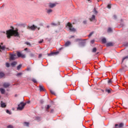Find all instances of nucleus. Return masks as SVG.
Instances as JSON below:
<instances>
[{
    "instance_id": "obj_1",
    "label": "nucleus",
    "mask_w": 128,
    "mask_h": 128,
    "mask_svg": "<svg viewBox=\"0 0 128 128\" xmlns=\"http://www.w3.org/2000/svg\"><path fill=\"white\" fill-rule=\"evenodd\" d=\"M8 38H10V36H18L20 34L18 30H10L6 32V33Z\"/></svg>"
},
{
    "instance_id": "obj_2",
    "label": "nucleus",
    "mask_w": 128,
    "mask_h": 128,
    "mask_svg": "<svg viewBox=\"0 0 128 128\" xmlns=\"http://www.w3.org/2000/svg\"><path fill=\"white\" fill-rule=\"evenodd\" d=\"M26 104V103H24L22 102H20V104L18 105V108H17V110H22Z\"/></svg>"
},
{
    "instance_id": "obj_3",
    "label": "nucleus",
    "mask_w": 128,
    "mask_h": 128,
    "mask_svg": "<svg viewBox=\"0 0 128 128\" xmlns=\"http://www.w3.org/2000/svg\"><path fill=\"white\" fill-rule=\"evenodd\" d=\"M66 28H68L70 32H76V28H72V25L70 22L67 24Z\"/></svg>"
},
{
    "instance_id": "obj_4",
    "label": "nucleus",
    "mask_w": 128,
    "mask_h": 128,
    "mask_svg": "<svg viewBox=\"0 0 128 128\" xmlns=\"http://www.w3.org/2000/svg\"><path fill=\"white\" fill-rule=\"evenodd\" d=\"M76 42H80V46H84L86 44V40L78 38L76 39Z\"/></svg>"
},
{
    "instance_id": "obj_5",
    "label": "nucleus",
    "mask_w": 128,
    "mask_h": 128,
    "mask_svg": "<svg viewBox=\"0 0 128 128\" xmlns=\"http://www.w3.org/2000/svg\"><path fill=\"white\" fill-rule=\"evenodd\" d=\"M56 4H58V2L50 3L49 6L50 8H54V6H56Z\"/></svg>"
},
{
    "instance_id": "obj_6",
    "label": "nucleus",
    "mask_w": 128,
    "mask_h": 128,
    "mask_svg": "<svg viewBox=\"0 0 128 128\" xmlns=\"http://www.w3.org/2000/svg\"><path fill=\"white\" fill-rule=\"evenodd\" d=\"M17 56L18 58H26V55L22 54L20 52H17Z\"/></svg>"
},
{
    "instance_id": "obj_7",
    "label": "nucleus",
    "mask_w": 128,
    "mask_h": 128,
    "mask_svg": "<svg viewBox=\"0 0 128 128\" xmlns=\"http://www.w3.org/2000/svg\"><path fill=\"white\" fill-rule=\"evenodd\" d=\"M36 28V26L34 25H32V26H28V30H35Z\"/></svg>"
},
{
    "instance_id": "obj_8",
    "label": "nucleus",
    "mask_w": 128,
    "mask_h": 128,
    "mask_svg": "<svg viewBox=\"0 0 128 128\" xmlns=\"http://www.w3.org/2000/svg\"><path fill=\"white\" fill-rule=\"evenodd\" d=\"M16 54H11L10 56V59L12 60H16Z\"/></svg>"
},
{
    "instance_id": "obj_9",
    "label": "nucleus",
    "mask_w": 128,
    "mask_h": 128,
    "mask_svg": "<svg viewBox=\"0 0 128 128\" xmlns=\"http://www.w3.org/2000/svg\"><path fill=\"white\" fill-rule=\"evenodd\" d=\"M10 86V83L8 82H4L3 84V86L5 88H8V86Z\"/></svg>"
},
{
    "instance_id": "obj_10",
    "label": "nucleus",
    "mask_w": 128,
    "mask_h": 128,
    "mask_svg": "<svg viewBox=\"0 0 128 128\" xmlns=\"http://www.w3.org/2000/svg\"><path fill=\"white\" fill-rule=\"evenodd\" d=\"M6 50V46H2V45H0V52H4Z\"/></svg>"
},
{
    "instance_id": "obj_11",
    "label": "nucleus",
    "mask_w": 128,
    "mask_h": 128,
    "mask_svg": "<svg viewBox=\"0 0 128 128\" xmlns=\"http://www.w3.org/2000/svg\"><path fill=\"white\" fill-rule=\"evenodd\" d=\"M90 22H94V20H96V16L92 15V18H90Z\"/></svg>"
},
{
    "instance_id": "obj_12",
    "label": "nucleus",
    "mask_w": 128,
    "mask_h": 128,
    "mask_svg": "<svg viewBox=\"0 0 128 128\" xmlns=\"http://www.w3.org/2000/svg\"><path fill=\"white\" fill-rule=\"evenodd\" d=\"M0 92L2 94H4V92H6V90H4V89L3 88H0Z\"/></svg>"
},
{
    "instance_id": "obj_13",
    "label": "nucleus",
    "mask_w": 128,
    "mask_h": 128,
    "mask_svg": "<svg viewBox=\"0 0 128 128\" xmlns=\"http://www.w3.org/2000/svg\"><path fill=\"white\" fill-rule=\"evenodd\" d=\"M6 103L1 102V108H6Z\"/></svg>"
},
{
    "instance_id": "obj_14",
    "label": "nucleus",
    "mask_w": 128,
    "mask_h": 128,
    "mask_svg": "<svg viewBox=\"0 0 128 128\" xmlns=\"http://www.w3.org/2000/svg\"><path fill=\"white\" fill-rule=\"evenodd\" d=\"M106 46H112L113 44L112 42H108L106 44Z\"/></svg>"
},
{
    "instance_id": "obj_15",
    "label": "nucleus",
    "mask_w": 128,
    "mask_h": 128,
    "mask_svg": "<svg viewBox=\"0 0 128 128\" xmlns=\"http://www.w3.org/2000/svg\"><path fill=\"white\" fill-rule=\"evenodd\" d=\"M70 42L68 41L65 44V46H70Z\"/></svg>"
},
{
    "instance_id": "obj_16",
    "label": "nucleus",
    "mask_w": 128,
    "mask_h": 128,
    "mask_svg": "<svg viewBox=\"0 0 128 128\" xmlns=\"http://www.w3.org/2000/svg\"><path fill=\"white\" fill-rule=\"evenodd\" d=\"M39 88H40V92H42L44 90V87L42 86H40Z\"/></svg>"
},
{
    "instance_id": "obj_17",
    "label": "nucleus",
    "mask_w": 128,
    "mask_h": 128,
    "mask_svg": "<svg viewBox=\"0 0 128 128\" xmlns=\"http://www.w3.org/2000/svg\"><path fill=\"white\" fill-rule=\"evenodd\" d=\"M102 44H106V38H103L102 40Z\"/></svg>"
},
{
    "instance_id": "obj_18",
    "label": "nucleus",
    "mask_w": 128,
    "mask_h": 128,
    "mask_svg": "<svg viewBox=\"0 0 128 128\" xmlns=\"http://www.w3.org/2000/svg\"><path fill=\"white\" fill-rule=\"evenodd\" d=\"M18 62H12L11 65L12 66H16Z\"/></svg>"
},
{
    "instance_id": "obj_19",
    "label": "nucleus",
    "mask_w": 128,
    "mask_h": 128,
    "mask_svg": "<svg viewBox=\"0 0 128 128\" xmlns=\"http://www.w3.org/2000/svg\"><path fill=\"white\" fill-rule=\"evenodd\" d=\"M4 74L2 72H0V78H4Z\"/></svg>"
},
{
    "instance_id": "obj_20",
    "label": "nucleus",
    "mask_w": 128,
    "mask_h": 128,
    "mask_svg": "<svg viewBox=\"0 0 128 128\" xmlns=\"http://www.w3.org/2000/svg\"><path fill=\"white\" fill-rule=\"evenodd\" d=\"M52 12V9H48L47 10V14H50V12Z\"/></svg>"
},
{
    "instance_id": "obj_21",
    "label": "nucleus",
    "mask_w": 128,
    "mask_h": 128,
    "mask_svg": "<svg viewBox=\"0 0 128 128\" xmlns=\"http://www.w3.org/2000/svg\"><path fill=\"white\" fill-rule=\"evenodd\" d=\"M112 32V30L110 28H109L108 30V32Z\"/></svg>"
},
{
    "instance_id": "obj_22",
    "label": "nucleus",
    "mask_w": 128,
    "mask_h": 128,
    "mask_svg": "<svg viewBox=\"0 0 128 128\" xmlns=\"http://www.w3.org/2000/svg\"><path fill=\"white\" fill-rule=\"evenodd\" d=\"M126 58H128V56H126L125 57H124L122 60V62H124V60H126Z\"/></svg>"
},
{
    "instance_id": "obj_23",
    "label": "nucleus",
    "mask_w": 128,
    "mask_h": 128,
    "mask_svg": "<svg viewBox=\"0 0 128 128\" xmlns=\"http://www.w3.org/2000/svg\"><path fill=\"white\" fill-rule=\"evenodd\" d=\"M94 12L95 14H98V11L96 10V8H94Z\"/></svg>"
},
{
    "instance_id": "obj_24",
    "label": "nucleus",
    "mask_w": 128,
    "mask_h": 128,
    "mask_svg": "<svg viewBox=\"0 0 128 128\" xmlns=\"http://www.w3.org/2000/svg\"><path fill=\"white\" fill-rule=\"evenodd\" d=\"M123 126H124V124L122 123H120L118 126V128H122Z\"/></svg>"
},
{
    "instance_id": "obj_25",
    "label": "nucleus",
    "mask_w": 128,
    "mask_h": 128,
    "mask_svg": "<svg viewBox=\"0 0 128 128\" xmlns=\"http://www.w3.org/2000/svg\"><path fill=\"white\" fill-rule=\"evenodd\" d=\"M110 90H111V89H106V92L108 94H110Z\"/></svg>"
},
{
    "instance_id": "obj_26",
    "label": "nucleus",
    "mask_w": 128,
    "mask_h": 128,
    "mask_svg": "<svg viewBox=\"0 0 128 128\" xmlns=\"http://www.w3.org/2000/svg\"><path fill=\"white\" fill-rule=\"evenodd\" d=\"M24 124L25 126H28L30 124L28 122H24Z\"/></svg>"
},
{
    "instance_id": "obj_27",
    "label": "nucleus",
    "mask_w": 128,
    "mask_h": 128,
    "mask_svg": "<svg viewBox=\"0 0 128 128\" xmlns=\"http://www.w3.org/2000/svg\"><path fill=\"white\" fill-rule=\"evenodd\" d=\"M92 52H96V48H94L93 49H92Z\"/></svg>"
},
{
    "instance_id": "obj_28",
    "label": "nucleus",
    "mask_w": 128,
    "mask_h": 128,
    "mask_svg": "<svg viewBox=\"0 0 128 128\" xmlns=\"http://www.w3.org/2000/svg\"><path fill=\"white\" fill-rule=\"evenodd\" d=\"M22 68V64H20L17 66V70H20V68Z\"/></svg>"
},
{
    "instance_id": "obj_29",
    "label": "nucleus",
    "mask_w": 128,
    "mask_h": 128,
    "mask_svg": "<svg viewBox=\"0 0 128 128\" xmlns=\"http://www.w3.org/2000/svg\"><path fill=\"white\" fill-rule=\"evenodd\" d=\"M22 73L20 72L16 74V76H22Z\"/></svg>"
},
{
    "instance_id": "obj_30",
    "label": "nucleus",
    "mask_w": 128,
    "mask_h": 128,
    "mask_svg": "<svg viewBox=\"0 0 128 128\" xmlns=\"http://www.w3.org/2000/svg\"><path fill=\"white\" fill-rule=\"evenodd\" d=\"M6 113L8 114H12V112L8 110H6Z\"/></svg>"
},
{
    "instance_id": "obj_31",
    "label": "nucleus",
    "mask_w": 128,
    "mask_h": 128,
    "mask_svg": "<svg viewBox=\"0 0 128 128\" xmlns=\"http://www.w3.org/2000/svg\"><path fill=\"white\" fill-rule=\"evenodd\" d=\"M32 81L33 82H34V84H36V80L33 78L32 79Z\"/></svg>"
},
{
    "instance_id": "obj_32",
    "label": "nucleus",
    "mask_w": 128,
    "mask_h": 128,
    "mask_svg": "<svg viewBox=\"0 0 128 128\" xmlns=\"http://www.w3.org/2000/svg\"><path fill=\"white\" fill-rule=\"evenodd\" d=\"M50 108V106L49 105H48L46 108V110H47V112H48V109Z\"/></svg>"
},
{
    "instance_id": "obj_33",
    "label": "nucleus",
    "mask_w": 128,
    "mask_h": 128,
    "mask_svg": "<svg viewBox=\"0 0 128 128\" xmlns=\"http://www.w3.org/2000/svg\"><path fill=\"white\" fill-rule=\"evenodd\" d=\"M7 128H14V126H12V125H9L7 126Z\"/></svg>"
},
{
    "instance_id": "obj_34",
    "label": "nucleus",
    "mask_w": 128,
    "mask_h": 128,
    "mask_svg": "<svg viewBox=\"0 0 128 128\" xmlns=\"http://www.w3.org/2000/svg\"><path fill=\"white\" fill-rule=\"evenodd\" d=\"M92 34H94V32H91L90 34L88 35L89 38L92 36Z\"/></svg>"
},
{
    "instance_id": "obj_35",
    "label": "nucleus",
    "mask_w": 128,
    "mask_h": 128,
    "mask_svg": "<svg viewBox=\"0 0 128 128\" xmlns=\"http://www.w3.org/2000/svg\"><path fill=\"white\" fill-rule=\"evenodd\" d=\"M6 68H10V63L6 62Z\"/></svg>"
},
{
    "instance_id": "obj_36",
    "label": "nucleus",
    "mask_w": 128,
    "mask_h": 128,
    "mask_svg": "<svg viewBox=\"0 0 128 128\" xmlns=\"http://www.w3.org/2000/svg\"><path fill=\"white\" fill-rule=\"evenodd\" d=\"M51 24L52 26H58V24H56V23H52Z\"/></svg>"
},
{
    "instance_id": "obj_37",
    "label": "nucleus",
    "mask_w": 128,
    "mask_h": 128,
    "mask_svg": "<svg viewBox=\"0 0 128 128\" xmlns=\"http://www.w3.org/2000/svg\"><path fill=\"white\" fill-rule=\"evenodd\" d=\"M111 6H112V4H108V6H107L108 8H112Z\"/></svg>"
},
{
    "instance_id": "obj_38",
    "label": "nucleus",
    "mask_w": 128,
    "mask_h": 128,
    "mask_svg": "<svg viewBox=\"0 0 128 128\" xmlns=\"http://www.w3.org/2000/svg\"><path fill=\"white\" fill-rule=\"evenodd\" d=\"M30 56L31 58H34V54H30Z\"/></svg>"
},
{
    "instance_id": "obj_39",
    "label": "nucleus",
    "mask_w": 128,
    "mask_h": 128,
    "mask_svg": "<svg viewBox=\"0 0 128 128\" xmlns=\"http://www.w3.org/2000/svg\"><path fill=\"white\" fill-rule=\"evenodd\" d=\"M26 44H27V46H30V43L28 42H26L25 43Z\"/></svg>"
},
{
    "instance_id": "obj_40",
    "label": "nucleus",
    "mask_w": 128,
    "mask_h": 128,
    "mask_svg": "<svg viewBox=\"0 0 128 128\" xmlns=\"http://www.w3.org/2000/svg\"><path fill=\"white\" fill-rule=\"evenodd\" d=\"M50 92L52 94H54V90H50Z\"/></svg>"
},
{
    "instance_id": "obj_41",
    "label": "nucleus",
    "mask_w": 128,
    "mask_h": 128,
    "mask_svg": "<svg viewBox=\"0 0 128 128\" xmlns=\"http://www.w3.org/2000/svg\"><path fill=\"white\" fill-rule=\"evenodd\" d=\"M44 42V40H42L38 42L39 44H42V42Z\"/></svg>"
},
{
    "instance_id": "obj_42",
    "label": "nucleus",
    "mask_w": 128,
    "mask_h": 128,
    "mask_svg": "<svg viewBox=\"0 0 128 128\" xmlns=\"http://www.w3.org/2000/svg\"><path fill=\"white\" fill-rule=\"evenodd\" d=\"M108 84H112V80H108Z\"/></svg>"
},
{
    "instance_id": "obj_43",
    "label": "nucleus",
    "mask_w": 128,
    "mask_h": 128,
    "mask_svg": "<svg viewBox=\"0 0 128 128\" xmlns=\"http://www.w3.org/2000/svg\"><path fill=\"white\" fill-rule=\"evenodd\" d=\"M83 24H86V20H84Z\"/></svg>"
},
{
    "instance_id": "obj_44",
    "label": "nucleus",
    "mask_w": 128,
    "mask_h": 128,
    "mask_svg": "<svg viewBox=\"0 0 128 128\" xmlns=\"http://www.w3.org/2000/svg\"><path fill=\"white\" fill-rule=\"evenodd\" d=\"M91 44H94V40H91Z\"/></svg>"
},
{
    "instance_id": "obj_45",
    "label": "nucleus",
    "mask_w": 128,
    "mask_h": 128,
    "mask_svg": "<svg viewBox=\"0 0 128 128\" xmlns=\"http://www.w3.org/2000/svg\"><path fill=\"white\" fill-rule=\"evenodd\" d=\"M42 56V54H40L39 56H38V58H40Z\"/></svg>"
},
{
    "instance_id": "obj_46",
    "label": "nucleus",
    "mask_w": 128,
    "mask_h": 128,
    "mask_svg": "<svg viewBox=\"0 0 128 128\" xmlns=\"http://www.w3.org/2000/svg\"><path fill=\"white\" fill-rule=\"evenodd\" d=\"M113 16H114V18L115 20L116 19V16L114 15Z\"/></svg>"
},
{
    "instance_id": "obj_47",
    "label": "nucleus",
    "mask_w": 128,
    "mask_h": 128,
    "mask_svg": "<svg viewBox=\"0 0 128 128\" xmlns=\"http://www.w3.org/2000/svg\"><path fill=\"white\" fill-rule=\"evenodd\" d=\"M52 54H48V56H52Z\"/></svg>"
},
{
    "instance_id": "obj_48",
    "label": "nucleus",
    "mask_w": 128,
    "mask_h": 128,
    "mask_svg": "<svg viewBox=\"0 0 128 128\" xmlns=\"http://www.w3.org/2000/svg\"><path fill=\"white\" fill-rule=\"evenodd\" d=\"M54 54H58V52H54Z\"/></svg>"
},
{
    "instance_id": "obj_49",
    "label": "nucleus",
    "mask_w": 128,
    "mask_h": 128,
    "mask_svg": "<svg viewBox=\"0 0 128 128\" xmlns=\"http://www.w3.org/2000/svg\"><path fill=\"white\" fill-rule=\"evenodd\" d=\"M62 50V48H59V50Z\"/></svg>"
},
{
    "instance_id": "obj_50",
    "label": "nucleus",
    "mask_w": 128,
    "mask_h": 128,
    "mask_svg": "<svg viewBox=\"0 0 128 128\" xmlns=\"http://www.w3.org/2000/svg\"><path fill=\"white\" fill-rule=\"evenodd\" d=\"M118 126V124H115V126L116 128V126Z\"/></svg>"
},
{
    "instance_id": "obj_51",
    "label": "nucleus",
    "mask_w": 128,
    "mask_h": 128,
    "mask_svg": "<svg viewBox=\"0 0 128 128\" xmlns=\"http://www.w3.org/2000/svg\"><path fill=\"white\" fill-rule=\"evenodd\" d=\"M30 101H28L27 104H30Z\"/></svg>"
},
{
    "instance_id": "obj_52",
    "label": "nucleus",
    "mask_w": 128,
    "mask_h": 128,
    "mask_svg": "<svg viewBox=\"0 0 128 128\" xmlns=\"http://www.w3.org/2000/svg\"><path fill=\"white\" fill-rule=\"evenodd\" d=\"M24 50H28V48H26L24 49Z\"/></svg>"
},
{
    "instance_id": "obj_53",
    "label": "nucleus",
    "mask_w": 128,
    "mask_h": 128,
    "mask_svg": "<svg viewBox=\"0 0 128 128\" xmlns=\"http://www.w3.org/2000/svg\"><path fill=\"white\" fill-rule=\"evenodd\" d=\"M46 28H50V26H47Z\"/></svg>"
},
{
    "instance_id": "obj_54",
    "label": "nucleus",
    "mask_w": 128,
    "mask_h": 128,
    "mask_svg": "<svg viewBox=\"0 0 128 128\" xmlns=\"http://www.w3.org/2000/svg\"><path fill=\"white\" fill-rule=\"evenodd\" d=\"M102 92H104V90H102Z\"/></svg>"
},
{
    "instance_id": "obj_55",
    "label": "nucleus",
    "mask_w": 128,
    "mask_h": 128,
    "mask_svg": "<svg viewBox=\"0 0 128 128\" xmlns=\"http://www.w3.org/2000/svg\"><path fill=\"white\" fill-rule=\"evenodd\" d=\"M90 0H88V2H90Z\"/></svg>"
},
{
    "instance_id": "obj_56",
    "label": "nucleus",
    "mask_w": 128,
    "mask_h": 128,
    "mask_svg": "<svg viewBox=\"0 0 128 128\" xmlns=\"http://www.w3.org/2000/svg\"><path fill=\"white\" fill-rule=\"evenodd\" d=\"M38 30H40V28H38Z\"/></svg>"
},
{
    "instance_id": "obj_57",
    "label": "nucleus",
    "mask_w": 128,
    "mask_h": 128,
    "mask_svg": "<svg viewBox=\"0 0 128 128\" xmlns=\"http://www.w3.org/2000/svg\"><path fill=\"white\" fill-rule=\"evenodd\" d=\"M72 38H74V36H72Z\"/></svg>"
},
{
    "instance_id": "obj_58",
    "label": "nucleus",
    "mask_w": 128,
    "mask_h": 128,
    "mask_svg": "<svg viewBox=\"0 0 128 128\" xmlns=\"http://www.w3.org/2000/svg\"><path fill=\"white\" fill-rule=\"evenodd\" d=\"M1 44H2V43H1Z\"/></svg>"
},
{
    "instance_id": "obj_59",
    "label": "nucleus",
    "mask_w": 128,
    "mask_h": 128,
    "mask_svg": "<svg viewBox=\"0 0 128 128\" xmlns=\"http://www.w3.org/2000/svg\"><path fill=\"white\" fill-rule=\"evenodd\" d=\"M28 70H29V69H28Z\"/></svg>"
},
{
    "instance_id": "obj_60",
    "label": "nucleus",
    "mask_w": 128,
    "mask_h": 128,
    "mask_svg": "<svg viewBox=\"0 0 128 128\" xmlns=\"http://www.w3.org/2000/svg\"><path fill=\"white\" fill-rule=\"evenodd\" d=\"M2 6H4V5H2Z\"/></svg>"
}]
</instances>
